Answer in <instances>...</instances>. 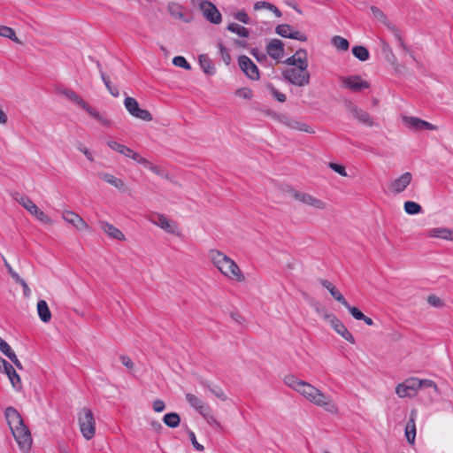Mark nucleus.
I'll return each instance as SVG.
<instances>
[{"label": "nucleus", "instance_id": "obj_1", "mask_svg": "<svg viewBox=\"0 0 453 453\" xmlns=\"http://www.w3.org/2000/svg\"><path fill=\"white\" fill-rule=\"evenodd\" d=\"M4 416L19 448L23 450L29 449L32 445L31 434L19 412L14 407L10 406L5 409Z\"/></svg>", "mask_w": 453, "mask_h": 453}, {"label": "nucleus", "instance_id": "obj_2", "mask_svg": "<svg viewBox=\"0 0 453 453\" xmlns=\"http://www.w3.org/2000/svg\"><path fill=\"white\" fill-rule=\"evenodd\" d=\"M209 256L213 265L226 277L238 282L245 280V277L237 264L226 255L217 250H211Z\"/></svg>", "mask_w": 453, "mask_h": 453}, {"label": "nucleus", "instance_id": "obj_3", "mask_svg": "<svg viewBox=\"0 0 453 453\" xmlns=\"http://www.w3.org/2000/svg\"><path fill=\"white\" fill-rule=\"evenodd\" d=\"M81 432L86 440H90L96 434V421L94 414L88 408H83L78 417Z\"/></svg>", "mask_w": 453, "mask_h": 453}, {"label": "nucleus", "instance_id": "obj_4", "mask_svg": "<svg viewBox=\"0 0 453 453\" xmlns=\"http://www.w3.org/2000/svg\"><path fill=\"white\" fill-rule=\"evenodd\" d=\"M282 77L292 85L303 87L310 83L311 75L307 69L289 68L282 72Z\"/></svg>", "mask_w": 453, "mask_h": 453}, {"label": "nucleus", "instance_id": "obj_5", "mask_svg": "<svg viewBox=\"0 0 453 453\" xmlns=\"http://www.w3.org/2000/svg\"><path fill=\"white\" fill-rule=\"evenodd\" d=\"M15 199L21 204L26 210H27L33 216H35L38 220L44 224H51L52 219L46 215L42 211H41L34 202L26 196H21L17 193Z\"/></svg>", "mask_w": 453, "mask_h": 453}, {"label": "nucleus", "instance_id": "obj_6", "mask_svg": "<svg viewBox=\"0 0 453 453\" xmlns=\"http://www.w3.org/2000/svg\"><path fill=\"white\" fill-rule=\"evenodd\" d=\"M340 80L342 87L353 92H360L370 88V83L363 80L359 75L342 76Z\"/></svg>", "mask_w": 453, "mask_h": 453}, {"label": "nucleus", "instance_id": "obj_7", "mask_svg": "<svg viewBox=\"0 0 453 453\" xmlns=\"http://www.w3.org/2000/svg\"><path fill=\"white\" fill-rule=\"evenodd\" d=\"M325 319L329 320L331 326L334 331L339 334L343 339L351 344L355 343V339L352 334L347 329L345 325L333 313L325 315Z\"/></svg>", "mask_w": 453, "mask_h": 453}, {"label": "nucleus", "instance_id": "obj_8", "mask_svg": "<svg viewBox=\"0 0 453 453\" xmlns=\"http://www.w3.org/2000/svg\"><path fill=\"white\" fill-rule=\"evenodd\" d=\"M238 64L245 75L252 81H257L260 78L258 67L247 56L242 55L238 58Z\"/></svg>", "mask_w": 453, "mask_h": 453}, {"label": "nucleus", "instance_id": "obj_9", "mask_svg": "<svg viewBox=\"0 0 453 453\" xmlns=\"http://www.w3.org/2000/svg\"><path fill=\"white\" fill-rule=\"evenodd\" d=\"M418 387V378H410L403 383L397 385L395 393L399 397H412L416 395Z\"/></svg>", "mask_w": 453, "mask_h": 453}, {"label": "nucleus", "instance_id": "obj_10", "mask_svg": "<svg viewBox=\"0 0 453 453\" xmlns=\"http://www.w3.org/2000/svg\"><path fill=\"white\" fill-rule=\"evenodd\" d=\"M306 399L313 404L324 407L327 411L334 412L336 411V406L331 403L329 396H326L321 390L317 388V393H311Z\"/></svg>", "mask_w": 453, "mask_h": 453}, {"label": "nucleus", "instance_id": "obj_11", "mask_svg": "<svg viewBox=\"0 0 453 453\" xmlns=\"http://www.w3.org/2000/svg\"><path fill=\"white\" fill-rule=\"evenodd\" d=\"M347 109L351 112L353 118L357 119L361 124L367 127L375 126L373 119L365 110L353 104L350 101L346 104Z\"/></svg>", "mask_w": 453, "mask_h": 453}, {"label": "nucleus", "instance_id": "obj_12", "mask_svg": "<svg viewBox=\"0 0 453 453\" xmlns=\"http://www.w3.org/2000/svg\"><path fill=\"white\" fill-rule=\"evenodd\" d=\"M200 9L204 17L212 24L218 25L221 22L222 17L217 7L210 1L203 0L200 4Z\"/></svg>", "mask_w": 453, "mask_h": 453}, {"label": "nucleus", "instance_id": "obj_13", "mask_svg": "<svg viewBox=\"0 0 453 453\" xmlns=\"http://www.w3.org/2000/svg\"><path fill=\"white\" fill-rule=\"evenodd\" d=\"M292 195L294 198L304 204L311 205L317 209H324L326 207V203L310 194L298 192L296 190H293Z\"/></svg>", "mask_w": 453, "mask_h": 453}, {"label": "nucleus", "instance_id": "obj_14", "mask_svg": "<svg viewBox=\"0 0 453 453\" xmlns=\"http://www.w3.org/2000/svg\"><path fill=\"white\" fill-rule=\"evenodd\" d=\"M63 219L79 231L89 230V226L87 222L81 216L72 211H65L63 212Z\"/></svg>", "mask_w": 453, "mask_h": 453}, {"label": "nucleus", "instance_id": "obj_15", "mask_svg": "<svg viewBox=\"0 0 453 453\" xmlns=\"http://www.w3.org/2000/svg\"><path fill=\"white\" fill-rule=\"evenodd\" d=\"M404 124L415 130H436L437 127L417 117H403Z\"/></svg>", "mask_w": 453, "mask_h": 453}, {"label": "nucleus", "instance_id": "obj_16", "mask_svg": "<svg viewBox=\"0 0 453 453\" xmlns=\"http://www.w3.org/2000/svg\"><path fill=\"white\" fill-rule=\"evenodd\" d=\"M266 53L272 58L279 60L284 55V43L280 39H272L266 45Z\"/></svg>", "mask_w": 453, "mask_h": 453}, {"label": "nucleus", "instance_id": "obj_17", "mask_svg": "<svg viewBox=\"0 0 453 453\" xmlns=\"http://www.w3.org/2000/svg\"><path fill=\"white\" fill-rule=\"evenodd\" d=\"M156 218L157 220H152L155 225L158 226L167 233L179 235L177 225L174 222L169 220L165 215L159 213L156 214Z\"/></svg>", "mask_w": 453, "mask_h": 453}, {"label": "nucleus", "instance_id": "obj_18", "mask_svg": "<svg viewBox=\"0 0 453 453\" xmlns=\"http://www.w3.org/2000/svg\"><path fill=\"white\" fill-rule=\"evenodd\" d=\"M412 175L411 173H404L391 183V189L398 194L403 192L411 183Z\"/></svg>", "mask_w": 453, "mask_h": 453}, {"label": "nucleus", "instance_id": "obj_19", "mask_svg": "<svg viewBox=\"0 0 453 453\" xmlns=\"http://www.w3.org/2000/svg\"><path fill=\"white\" fill-rule=\"evenodd\" d=\"M101 229L110 237L119 240V241H125L126 237L124 234L116 226L113 225L106 222V221H100L99 222Z\"/></svg>", "mask_w": 453, "mask_h": 453}, {"label": "nucleus", "instance_id": "obj_20", "mask_svg": "<svg viewBox=\"0 0 453 453\" xmlns=\"http://www.w3.org/2000/svg\"><path fill=\"white\" fill-rule=\"evenodd\" d=\"M319 283L326 288L331 296L343 306L347 305V300L345 297L340 293V291L327 280L320 279Z\"/></svg>", "mask_w": 453, "mask_h": 453}, {"label": "nucleus", "instance_id": "obj_21", "mask_svg": "<svg viewBox=\"0 0 453 453\" xmlns=\"http://www.w3.org/2000/svg\"><path fill=\"white\" fill-rule=\"evenodd\" d=\"M200 385L204 388L209 390L211 394H213L219 400L226 402L227 400V396L223 391L221 388L219 386H211L210 382L206 380L201 379L199 380Z\"/></svg>", "mask_w": 453, "mask_h": 453}, {"label": "nucleus", "instance_id": "obj_22", "mask_svg": "<svg viewBox=\"0 0 453 453\" xmlns=\"http://www.w3.org/2000/svg\"><path fill=\"white\" fill-rule=\"evenodd\" d=\"M414 416H415V411H412L411 412V418L405 426V436H406L407 441L411 445H413L415 443V438H416V426H415Z\"/></svg>", "mask_w": 453, "mask_h": 453}, {"label": "nucleus", "instance_id": "obj_23", "mask_svg": "<svg viewBox=\"0 0 453 453\" xmlns=\"http://www.w3.org/2000/svg\"><path fill=\"white\" fill-rule=\"evenodd\" d=\"M427 235L434 238H441L447 241H453V230L447 227H436L429 230Z\"/></svg>", "mask_w": 453, "mask_h": 453}, {"label": "nucleus", "instance_id": "obj_24", "mask_svg": "<svg viewBox=\"0 0 453 453\" xmlns=\"http://www.w3.org/2000/svg\"><path fill=\"white\" fill-rule=\"evenodd\" d=\"M168 12L172 17L177 19H181L186 23L191 20V18H187L183 13V7L177 3H169Z\"/></svg>", "mask_w": 453, "mask_h": 453}, {"label": "nucleus", "instance_id": "obj_25", "mask_svg": "<svg viewBox=\"0 0 453 453\" xmlns=\"http://www.w3.org/2000/svg\"><path fill=\"white\" fill-rule=\"evenodd\" d=\"M37 312L40 319L48 323L51 319V312L45 300H39L37 303Z\"/></svg>", "mask_w": 453, "mask_h": 453}, {"label": "nucleus", "instance_id": "obj_26", "mask_svg": "<svg viewBox=\"0 0 453 453\" xmlns=\"http://www.w3.org/2000/svg\"><path fill=\"white\" fill-rule=\"evenodd\" d=\"M199 64L203 71L209 75L215 73V66L211 58L206 54H201L198 58Z\"/></svg>", "mask_w": 453, "mask_h": 453}, {"label": "nucleus", "instance_id": "obj_27", "mask_svg": "<svg viewBox=\"0 0 453 453\" xmlns=\"http://www.w3.org/2000/svg\"><path fill=\"white\" fill-rule=\"evenodd\" d=\"M371 12L375 18L380 20L391 32H396V27L388 21L386 14L378 7L372 6Z\"/></svg>", "mask_w": 453, "mask_h": 453}, {"label": "nucleus", "instance_id": "obj_28", "mask_svg": "<svg viewBox=\"0 0 453 453\" xmlns=\"http://www.w3.org/2000/svg\"><path fill=\"white\" fill-rule=\"evenodd\" d=\"M381 43V51L385 58V59L389 62L393 66H396L397 65V58L395 55L394 54L392 48L390 45L384 40L380 41Z\"/></svg>", "mask_w": 453, "mask_h": 453}, {"label": "nucleus", "instance_id": "obj_29", "mask_svg": "<svg viewBox=\"0 0 453 453\" xmlns=\"http://www.w3.org/2000/svg\"><path fill=\"white\" fill-rule=\"evenodd\" d=\"M96 65H97V67L99 69L101 79L104 81V83L105 87L107 88L108 91L110 92V94L112 96L118 97L119 95V91L118 88L112 86V84H111V82L110 81V78L106 75V73L102 71L101 64L98 61L96 62Z\"/></svg>", "mask_w": 453, "mask_h": 453}, {"label": "nucleus", "instance_id": "obj_30", "mask_svg": "<svg viewBox=\"0 0 453 453\" xmlns=\"http://www.w3.org/2000/svg\"><path fill=\"white\" fill-rule=\"evenodd\" d=\"M4 373L8 376L10 382L12 383V387L15 389H17V390L21 389L22 385H21L20 377L16 372L15 369L13 368V366L12 365H9V367H7Z\"/></svg>", "mask_w": 453, "mask_h": 453}, {"label": "nucleus", "instance_id": "obj_31", "mask_svg": "<svg viewBox=\"0 0 453 453\" xmlns=\"http://www.w3.org/2000/svg\"><path fill=\"white\" fill-rule=\"evenodd\" d=\"M63 94L72 102L78 104L83 110H86L88 107V104L73 90L72 89H65L63 90Z\"/></svg>", "mask_w": 453, "mask_h": 453}, {"label": "nucleus", "instance_id": "obj_32", "mask_svg": "<svg viewBox=\"0 0 453 453\" xmlns=\"http://www.w3.org/2000/svg\"><path fill=\"white\" fill-rule=\"evenodd\" d=\"M163 422L170 428H176L180 424V417L177 412H169L163 417Z\"/></svg>", "mask_w": 453, "mask_h": 453}, {"label": "nucleus", "instance_id": "obj_33", "mask_svg": "<svg viewBox=\"0 0 453 453\" xmlns=\"http://www.w3.org/2000/svg\"><path fill=\"white\" fill-rule=\"evenodd\" d=\"M285 63L292 66L297 65L296 68H300L301 70H306L308 68V60L303 58L301 59V57H297L296 54L288 58L285 60Z\"/></svg>", "mask_w": 453, "mask_h": 453}, {"label": "nucleus", "instance_id": "obj_34", "mask_svg": "<svg viewBox=\"0 0 453 453\" xmlns=\"http://www.w3.org/2000/svg\"><path fill=\"white\" fill-rule=\"evenodd\" d=\"M226 29L232 33L238 35L241 37L247 38L250 36V30L247 27L234 22L228 24Z\"/></svg>", "mask_w": 453, "mask_h": 453}, {"label": "nucleus", "instance_id": "obj_35", "mask_svg": "<svg viewBox=\"0 0 453 453\" xmlns=\"http://www.w3.org/2000/svg\"><path fill=\"white\" fill-rule=\"evenodd\" d=\"M352 54L360 61H366L370 58L367 48L362 45H357L352 48Z\"/></svg>", "mask_w": 453, "mask_h": 453}, {"label": "nucleus", "instance_id": "obj_36", "mask_svg": "<svg viewBox=\"0 0 453 453\" xmlns=\"http://www.w3.org/2000/svg\"><path fill=\"white\" fill-rule=\"evenodd\" d=\"M285 123L288 127H289L292 129L303 131V132L309 133V134L313 133V129L310 126H308L303 122L296 121L294 119H288Z\"/></svg>", "mask_w": 453, "mask_h": 453}, {"label": "nucleus", "instance_id": "obj_37", "mask_svg": "<svg viewBox=\"0 0 453 453\" xmlns=\"http://www.w3.org/2000/svg\"><path fill=\"white\" fill-rule=\"evenodd\" d=\"M92 118L99 121L104 127H111V121L103 117L98 111H96L90 105L85 110Z\"/></svg>", "mask_w": 453, "mask_h": 453}, {"label": "nucleus", "instance_id": "obj_38", "mask_svg": "<svg viewBox=\"0 0 453 453\" xmlns=\"http://www.w3.org/2000/svg\"><path fill=\"white\" fill-rule=\"evenodd\" d=\"M283 381L287 386L297 392V388H300L301 383H303V380H299L294 374H288L284 377Z\"/></svg>", "mask_w": 453, "mask_h": 453}, {"label": "nucleus", "instance_id": "obj_39", "mask_svg": "<svg viewBox=\"0 0 453 453\" xmlns=\"http://www.w3.org/2000/svg\"><path fill=\"white\" fill-rule=\"evenodd\" d=\"M100 177L107 183L114 186L115 188L120 189L124 187V182L122 180L116 178L112 174L110 173H102L100 174Z\"/></svg>", "mask_w": 453, "mask_h": 453}, {"label": "nucleus", "instance_id": "obj_40", "mask_svg": "<svg viewBox=\"0 0 453 453\" xmlns=\"http://www.w3.org/2000/svg\"><path fill=\"white\" fill-rule=\"evenodd\" d=\"M107 145L113 150L126 156L128 157L129 154L132 152V149L120 144L115 141H110L107 142Z\"/></svg>", "mask_w": 453, "mask_h": 453}, {"label": "nucleus", "instance_id": "obj_41", "mask_svg": "<svg viewBox=\"0 0 453 453\" xmlns=\"http://www.w3.org/2000/svg\"><path fill=\"white\" fill-rule=\"evenodd\" d=\"M0 36L9 38L17 43H21L19 39L16 36L14 29L10 27L0 26Z\"/></svg>", "mask_w": 453, "mask_h": 453}, {"label": "nucleus", "instance_id": "obj_42", "mask_svg": "<svg viewBox=\"0 0 453 453\" xmlns=\"http://www.w3.org/2000/svg\"><path fill=\"white\" fill-rule=\"evenodd\" d=\"M404 211L409 215H415L422 211V207L416 202L406 201L403 204Z\"/></svg>", "mask_w": 453, "mask_h": 453}, {"label": "nucleus", "instance_id": "obj_43", "mask_svg": "<svg viewBox=\"0 0 453 453\" xmlns=\"http://www.w3.org/2000/svg\"><path fill=\"white\" fill-rule=\"evenodd\" d=\"M396 39V41L399 43V46L403 49L404 52L410 55V57L412 58L413 61L417 62V59L413 54V52L411 50V49L404 43V41L401 35L400 30L396 28V32H392Z\"/></svg>", "mask_w": 453, "mask_h": 453}, {"label": "nucleus", "instance_id": "obj_44", "mask_svg": "<svg viewBox=\"0 0 453 453\" xmlns=\"http://www.w3.org/2000/svg\"><path fill=\"white\" fill-rule=\"evenodd\" d=\"M332 43L339 50L345 51V50H348V49L349 47V41L342 36H339V35H335L332 38Z\"/></svg>", "mask_w": 453, "mask_h": 453}, {"label": "nucleus", "instance_id": "obj_45", "mask_svg": "<svg viewBox=\"0 0 453 453\" xmlns=\"http://www.w3.org/2000/svg\"><path fill=\"white\" fill-rule=\"evenodd\" d=\"M131 115L143 121H151L153 119L151 113L148 110L141 109L140 107H137Z\"/></svg>", "mask_w": 453, "mask_h": 453}, {"label": "nucleus", "instance_id": "obj_46", "mask_svg": "<svg viewBox=\"0 0 453 453\" xmlns=\"http://www.w3.org/2000/svg\"><path fill=\"white\" fill-rule=\"evenodd\" d=\"M297 392L306 398L310 394L317 393V388L303 380L300 388H297Z\"/></svg>", "mask_w": 453, "mask_h": 453}, {"label": "nucleus", "instance_id": "obj_47", "mask_svg": "<svg viewBox=\"0 0 453 453\" xmlns=\"http://www.w3.org/2000/svg\"><path fill=\"white\" fill-rule=\"evenodd\" d=\"M186 401L188 403V404L194 408L196 411L204 403L202 399H200L198 396H196L194 394L187 393L185 395Z\"/></svg>", "mask_w": 453, "mask_h": 453}, {"label": "nucleus", "instance_id": "obj_48", "mask_svg": "<svg viewBox=\"0 0 453 453\" xmlns=\"http://www.w3.org/2000/svg\"><path fill=\"white\" fill-rule=\"evenodd\" d=\"M293 27L288 24H280L275 27V33L284 38H289Z\"/></svg>", "mask_w": 453, "mask_h": 453}, {"label": "nucleus", "instance_id": "obj_49", "mask_svg": "<svg viewBox=\"0 0 453 453\" xmlns=\"http://www.w3.org/2000/svg\"><path fill=\"white\" fill-rule=\"evenodd\" d=\"M124 105L129 114H132L137 107H139V104L134 97L127 96L124 101Z\"/></svg>", "mask_w": 453, "mask_h": 453}, {"label": "nucleus", "instance_id": "obj_50", "mask_svg": "<svg viewBox=\"0 0 453 453\" xmlns=\"http://www.w3.org/2000/svg\"><path fill=\"white\" fill-rule=\"evenodd\" d=\"M267 88L272 96L280 103H285L287 96L285 94L279 92L273 84H268Z\"/></svg>", "mask_w": 453, "mask_h": 453}, {"label": "nucleus", "instance_id": "obj_51", "mask_svg": "<svg viewBox=\"0 0 453 453\" xmlns=\"http://www.w3.org/2000/svg\"><path fill=\"white\" fill-rule=\"evenodd\" d=\"M173 64L176 66L181 67L185 70H190L191 65L182 56H176L173 59Z\"/></svg>", "mask_w": 453, "mask_h": 453}, {"label": "nucleus", "instance_id": "obj_52", "mask_svg": "<svg viewBox=\"0 0 453 453\" xmlns=\"http://www.w3.org/2000/svg\"><path fill=\"white\" fill-rule=\"evenodd\" d=\"M344 307L349 311L355 319H365V314L358 308L351 306L349 303H347V305H344Z\"/></svg>", "mask_w": 453, "mask_h": 453}, {"label": "nucleus", "instance_id": "obj_53", "mask_svg": "<svg viewBox=\"0 0 453 453\" xmlns=\"http://www.w3.org/2000/svg\"><path fill=\"white\" fill-rule=\"evenodd\" d=\"M128 157H131L133 160H134L140 165H144L145 167H147L150 163L149 160L142 157L139 153L134 152L133 150L132 152L129 154Z\"/></svg>", "mask_w": 453, "mask_h": 453}, {"label": "nucleus", "instance_id": "obj_54", "mask_svg": "<svg viewBox=\"0 0 453 453\" xmlns=\"http://www.w3.org/2000/svg\"><path fill=\"white\" fill-rule=\"evenodd\" d=\"M235 95L244 99H250L253 96V92L249 88H242L235 91Z\"/></svg>", "mask_w": 453, "mask_h": 453}, {"label": "nucleus", "instance_id": "obj_55", "mask_svg": "<svg viewBox=\"0 0 453 453\" xmlns=\"http://www.w3.org/2000/svg\"><path fill=\"white\" fill-rule=\"evenodd\" d=\"M188 435L191 441L193 447L196 450L203 451L204 449V447L196 441V434L192 430L188 429Z\"/></svg>", "mask_w": 453, "mask_h": 453}, {"label": "nucleus", "instance_id": "obj_56", "mask_svg": "<svg viewBox=\"0 0 453 453\" xmlns=\"http://www.w3.org/2000/svg\"><path fill=\"white\" fill-rule=\"evenodd\" d=\"M418 387L419 389L423 388H434V391H437V389H438L436 383L431 380L418 379Z\"/></svg>", "mask_w": 453, "mask_h": 453}, {"label": "nucleus", "instance_id": "obj_57", "mask_svg": "<svg viewBox=\"0 0 453 453\" xmlns=\"http://www.w3.org/2000/svg\"><path fill=\"white\" fill-rule=\"evenodd\" d=\"M234 18L243 24H250V19L244 10L238 11L234 14Z\"/></svg>", "mask_w": 453, "mask_h": 453}, {"label": "nucleus", "instance_id": "obj_58", "mask_svg": "<svg viewBox=\"0 0 453 453\" xmlns=\"http://www.w3.org/2000/svg\"><path fill=\"white\" fill-rule=\"evenodd\" d=\"M219 49L221 54L222 60L225 62L226 65H229L231 62V57L227 49L222 43H219Z\"/></svg>", "mask_w": 453, "mask_h": 453}, {"label": "nucleus", "instance_id": "obj_59", "mask_svg": "<svg viewBox=\"0 0 453 453\" xmlns=\"http://www.w3.org/2000/svg\"><path fill=\"white\" fill-rule=\"evenodd\" d=\"M427 303L436 308H441L444 305L442 300L434 295H431L427 297Z\"/></svg>", "mask_w": 453, "mask_h": 453}, {"label": "nucleus", "instance_id": "obj_60", "mask_svg": "<svg viewBox=\"0 0 453 453\" xmlns=\"http://www.w3.org/2000/svg\"><path fill=\"white\" fill-rule=\"evenodd\" d=\"M329 167L341 176H348L345 167L342 165L331 162L329 163Z\"/></svg>", "mask_w": 453, "mask_h": 453}, {"label": "nucleus", "instance_id": "obj_61", "mask_svg": "<svg viewBox=\"0 0 453 453\" xmlns=\"http://www.w3.org/2000/svg\"><path fill=\"white\" fill-rule=\"evenodd\" d=\"M205 420L213 429L218 431L222 430L220 423L216 419L212 413L210 416L206 417Z\"/></svg>", "mask_w": 453, "mask_h": 453}, {"label": "nucleus", "instance_id": "obj_62", "mask_svg": "<svg viewBox=\"0 0 453 453\" xmlns=\"http://www.w3.org/2000/svg\"><path fill=\"white\" fill-rule=\"evenodd\" d=\"M200 415H202L204 419L206 417L210 416L212 413V409L211 406L205 403H203L196 411Z\"/></svg>", "mask_w": 453, "mask_h": 453}, {"label": "nucleus", "instance_id": "obj_63", "mask_svg": "<svg viewBox=\"0 0 453 453\" xmlns=\"http://www.w3.org/2000/svg\"><path fill=\"white\" fill-rule=\"evenodd\" d=\"M251 55L257 59L258 62H264L266 60V55L261 51L257 48H253L250 50Z\"/></svg>", "mask_w": 453, "mask_h": 453}, {"label": "nucleus", "instance_id": "obj_64", "mask_svg": "<svg viewBox=\"0 0 453 453\" xmlns=\"http://www.w3.org/2000/svg\"><path fill=\"white\" fill-rule=\"evenodd\" d=\"M0 351L8 357L13 350L10 347V345L0 337Z\"/></svg>", "mask_w": 453, "mask_h": 453}]
</instances>
